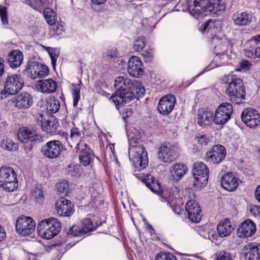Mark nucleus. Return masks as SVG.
<instances>
[{
    "label": "nucleus",
    "mask_w": 260,
    "mask_h": 260,
    "mask_svg": "<svg viewBox=\"0 0 260 260\" xmlns=\"http://www.w3.org/2000/svg\"><path fill=\"white\" fill-rule=\"evenodd\" d=\"M114 87L116 91L110 97L109 100L114 103L117 109L133 100L135 98L134 92L140 96L143 95L145 91L140 82L136 80H131L126 76L116 77Z\"/></svg>",
    "instance_id": "obj_1"
},
{
    "label": "nucleus",
    "mask_w": 260,
    "mask_h": 260,
    "mask_svg": "<svg viewBox=\"0 0 260 260\" xmlns=\"http://www.w3.org/2000/svg\"><path fill=\"white\" fill-rule=\"evenodd\" d=\"M136 175L138 177V174ZM139 177L142 178V181L152 192L165 199L168 204H171L170 201L175 199L180 191V189L175 186H168L164 190L161 189L160 183L150 174L142 175Z\"/></svg>",
    "instance_id": "obj_2"
},
{
    "label": "nucleus",
    "mask_w": 260,
    "mask_h": 260,
    "mask_svg": "<svg viewBox=\"0 0 260 260\" xmlns=\"http://www.w3.org/2000/svg\"><path fill=\"white\" fill-rule=\"evenodd\" d=\"M129 158L132 161L134 167V175L139 179L142 181V178L138 177L144 173H138L144 170L147 166L148 159L147 152L145 148L141 145H131L128 150Z\"/></svg>",
    "instance_id": "obj_3"
},
{
    "label": "nucleus",
    "mask_w": 260,
    "mask_h": 260,
    "mask_svg": "<svg viewBox=\"0 0 260 260\" xmlns=\"http://www.w3.org/2000/svg\"><path fill=\"white\" fill-rule=\"evenodd\" d=\"M225 78L226 82L229 83L225 91L226 95L232 102L240 104L244 100L245 94L242 80L233 75H229Z\"/></svg>",
    "instance_id": "obj_4"
},
{
    "label": "nucleus",
    "mask_w": 260,
    "mask_h": 260,
    "mask_svg": "<svg viewBox=\"0 0 260 260\" xmlns=\"http://www.w3.org/2000/svg\"><path fill=\"white\" fill-rule=\"evenodd\" d=\"M61 223L55 218L50 217L42 220L37 226L39 235L45 239H51L60 231Z\"/></svg>",
    "instance_id": "obj_5"
},
{
    "label": "nucleus",
    "mask_w": 260,
    "mask_h": 260,
    "mask_svg": "<svg viewBox=\"0 0 260 260\" xmlns=\"http://www.w3.org/2000/svg\"><path fill=\"white\" fill-rule=\"evenodd\" d=\"M0 186L8 191H13L17 188V175L12 168L3 166L0 168Z\"/></svg>",
    "instance_id": "obj_6"
},
{
    "label": "nucleus",
    "mask_w": 260,
    "mask_h": 260,
    "mask_svg": "<svg viewBox=\"0 0 260 260\" xmlns=\"http://www.w3.org/2000/svg\"><path fill=\"white\" fill-rule=\"evenodd\" d=\"M180 149L177 145L170 142L161 144L158 150V158L164 162H171L178 155Z\"/></svg>",
    "instance_id": "obj_7"
},
{
    "label": "nucleus",
    "mask_w": 260,
    "mask_h": 260,
    "mask_svg": "<svg viewBox=\"0 0 260 260\" xmlns=\"http://www.w3.org/2000/svg\"><path fill=\"white\" fill-rule=\"evenodd\" d=\"M192 174L195 179V187H202L207 184L209 177V169L205 164L201 161L196 162L193 165Z\"/></svg>",
    "instance_id": "obj_8"
},
{
    "label": "nucleus",
    "mask_w": 260,
    "mask_h": 260,
    "mask_svg": "<svg viewBox=\"0 0 260 260\" xmlns=\"http://www.w3.org/2000/svg\"><path fill=\"white\" fill-rule=\"evenodd\" d=\"M233 113L232 105L228 102L221 104L214 112V123L216 125H223L231 118Z\"/></svg>",
    "instance_id": "obj_9"
},
{
    "label": "nucleus",
    "mask_w": 260,
    "mask_h": 260,
    "mask_svg": "<svg viewBox=\"0 0 260 260\" xmlns=\"http://www.w3.org/2000/svg\"><path fill=\"white\" fill-rule=\"evenodd\" d=\"M63 149V145L60 141L53 140L42 146L41 152L46 158L54 159L59 156Z\"/></svg>",
    "instance_id": "obj_10"
},
{
    "label": "nucleus",
    "mask_w": 260,
    "mask_h": 260,
    "mask_svg": "<svg viewBox=\"0 0 260 260\" xmlns=\"http://www.w3.org/2000/svg\"><path fill=\"white\" fill-rule=\"evenodd\" d=\"M15 228L19 235L23 236L30 235L35 231L36 223L31 217L21 216L17 219Z\"/></svg>",
    "instance_id": "obj_11"
},
{
    "label": "nucleus",
    "mask_w": 260,
    "mask_h": 260,
    "mask_svg": "<svg viewBox=\"0 0 260 260\" xmlns=\"http://www.w3.org/2000/svg\"><path fill=\"white\" fill-rule=\"evenodd\" d=\"M242 121L248 127L255 128L260 125V115L259 112L252 108L244 109L241 114Z\"/></svg>",
    "instance_id": "obj_12"
},
{
    "label": "nucleus",
    "mask_w": 260,
    "mask_h": 260,
    "mask_svg": "<svg viewBox=\"0 0 260 260\" xmlns=\"http://www.w3.org/2000/svg\"><path fill=\"white\" fill-rule=\"evenodd\" d=\"M23 85L21 76L18 74L9 76L5 84V90L9 94L14 95L21 90Z\"/></svg>",
    "instance_id": "obj_13"
},
{
    "label": "nucleus",
    "mask_w": 260,
    "mask_h": 260,
    "mask_svg": "<svg viewBox=\"0 0 260 260\" xmlns=\"http://www.w3.org/2000/svg\"><path fill=\"white\" fill-rule=\"evenodd\" d=\"M214 112L208 108H201L197 110L195 117L196 121L198 125L206 128L214 122Z\"/></svg>",
    "instance_id": "obj_14"
},
{
    "label": "nucleus",
    "mask_w": 260,
    "mask_h": 260,
    "mask_svg": "<svg viewBox=\"0 0 260 260\" xmlns=\"http://www.w3.org/2000/svg\"><path fill=\"white\" fill-rule=\"evenodd\" d=\"M226 154V150L224 146L216 145L206 152V159L211 164H219L225 158Z\"/></svg>",
    "instance_id": "obj_15"
},
{
    "label": "nucleus",
    "mask_w": 260,
    "mask_h": 260,
    "mask_svg": "<svg viewBox=\"0 0 260 260\" xmlns=\"http://www.w3.org/2000/svg\"><path fill=\"white\" fill-rule=\"evenodd\" d=\"M55 209L61 216L69 217L74 212L73 204L63 197L60 198L56 201Z\"/></svg>",
    "instance_id": "obj_16"
},
{
    "label": "nucleus",
    "mask_w": 260,
    "mask_h": 260,
    "mask_svg": "<svg viewBox=\"0 0 260 260\" xmlns=\"http://www.w3.org/2000/svg\"><path fill=\"white\" fill-rule=\"evenodd\" d=\"M37 119L38 122L41 124L43 132L50 135H54L58 132L59 124L55 118L52 117L50 119H46L42 115L39 114Z\"/></svg>",
    "instance_id": "obj_17"
},
{
    "label": "nucleus",
    "mask_w": 260,
    "mask_h": 260,
    "mask_svg": "<svg viewBox=\"0 0 260 260\" xmlns=\"http://www.w3.org/2000/svg\"><path fill=\"white\" fill-rule=\"evenodd\" d=\"M185 208L187 212V217L191 221L197 223L201 220L202 216V210L196 201H188L186 203Z\"/></svg>",
    "instance_id": "obj_18"
},
{
    "label": "nucleus",
    "mask_w": 260,
    "mask_h": 260,
    "mask_svg": "<svg viewBox=\"0 0 260 260\" xmlns=\"http://www.w3.org/2000/svg\"><path fill=\"white\" fill-rule=\"evenodd\" d=\"M209 0H187V9L188 12L195 18L206 11Z\"/></svg>",
    "instance_id": "obj_19"
},
{
    "label": "nucleus",
    "mask_w": 260,
    "mask_h": 260,
    "mask_svg": "<svg viewBox=\"0 0 260 260\" xmlns=\"http://www.w3.org/2000/svg\"><path fill=\"white\" fill-rule=\"evenodd\" d=\"M176 101L175 96L173 94H167L163 96L159 101L158 111L163 115L169 114L173 110Z\"/></svg>",
    "instance_id": "obj_20"
},
{
    "label": "nucleus",
    "mask_w": 260,
    "mask_h": 260,
    "mask_svg": "<svg viewBox=\"0 0 260 260\" xmlns=\"http://www.w3.org/2000/svg\"><path fill=\"white\" fill-rule=\"evenodd\" d=\"M17 137L18 140L22 143L41 142L42 137L35 131L29 129L26 127L19 129Z\"/></svg>",
    "instance_id": "obj_21"
},
{
    "label": "nucleus",
    "mask_w": 260,
    "mask_h": 260,
    "mask_svg": "<svg viewBox=\"0 0 260 260\" xmlns=\"http://www.w3.org/2000/svg\"><path fill=\"white\" fill-rule=\"evenodd\" d=\"M127 72L132 76L139 78L144 73L143 63L139 57L133 56L128 60Z\"/></svg>",
    "instance_id": "obj_22"
},
{
    "label": "nucleus",
    "mask_w": 260,
    "mask_h": 260,
    "mask_svg": "<svg viewBox=\"0 0 260 260\" xmlns=\"http://www.w3.org/2000/svg\"><path fill=\"white\" fill-rule=\"evenodd\" d=\"M240 182L238 178L232 172L225 173L220 179L221 185L228 191L236 190Z\"/></svg>",
    "instance_id": "obj_23"
},
{
    "label": "nucleus",
    "mask_w": 260,
    "mask_h": 260,
    "mask_svg": "<svg viewBox=\"0 0 260 260\" xmlns=\"http://www.w3.org/2000/svg\"><path fill=\"white\" fill-rule=\"evenodd\" d=\"M11 102L18 109L25 110L31 107L33 103V100L28 93L23 92L20 95L14 97Z\"/></svg>",
    "instance_id": "obj_24"
},
{
    "label": "nucleus",
    "mask_w": 260,
    "mask_h": 260,
    "mask_svg": "<svg viewBox=\"0 0 260 260\" xmlns=\"http://www.w3.org/2000/svg\"><path fill=\"white\" fill-rule=\"evenodd\" d=\"M256 231L255 223L251 219H247L241 223L238 230V235L240 237H250Z\"/></svg>",
    "instance_id": "obj_25"
},
{
    "label": "nucleus",
    "mask_w": 260,
    "mask_h": 260,
    "mask_svg": "<svg viewBox=\"0 0 260 260\" xmlns=\"http://www.w3.org/2000/svg\"><path fill=\"white\" fill-rule=\"evenodd\" d=\"M244 254L246 260L260 259V244L248 243L244 247Z\"/></svg>",
    "instance_id": "obj_26"
},
{
    "label": "nucleus",
    "mask_w": 260,
    "mask_h": 260,
    "mask_svg": "<svg viewBox=\"0 0 260 260\" xmlns=\"http://www.w3.org/2000/svg\"><path fill=\"white\" fill-rule=\"evenodd\" d=\"M36 85L39 91L46 93L54 92L57 87L56 82L51 78L38 81Z\"/></svg>",
    "instance_id": "obj_27"
},
{
    "label": "nucleus",
    "mask_w": 260,
    "mask_h": 260,
    "mask_svg": "<svg viewBox=\"0 0 260 260\" xmlns=\"http://www.w3.org/2000/svg\"><path fill=\"white\" fill-rule=\"evenodd\" d=\"M77 149L80 153L79 157L80 162L84 166L88 165L92 158L90 149L85 143L78 144Z\"/></svg>",
    "instance_id": "obj_28"
},
{
    "label": "nucleus",
    "mask_w": 260,
    "mask_h": 260,
    "mask_svg": "<svg viewBox=\"0 0 260 260\" xmlns=\"http://www.w3.org/2000/svg\"><path fill=\"white\" fill-rule=\"evenodd\" d=\"M232 19L235 25L244 26L249 25L252 21L251 15L245 12H236L232 16Z\"/></svg>",
    "instance_id": "obj_29"
},
{
    "label": "nucleus",
    "mask_w": 260,
    "mask_h": 260,
    "mask_svg": "<svg viewBox=\"0 0 260 260\" xmlns=\"http://www.w3.org/2000/svg\"><path fill=\"white\" fill-rule=\"evenodd\" d=\"M234 230V227L230 219H224L219 222L217 227L219 236L222 238L230 235Z\"/></svg>",
    "instance_id": "obj_30"
},
{
    "label": "nucleus",
    "mask_w": 260,
    "mask_h": 260,
    "mask_svg": "<svg viewBox=\"0 0 260 260\" xmlns=\"http://www.w3.org/2000/svg\"><path fill=\"white\" fill-rule=\"evenodd\" d=\"M225 9L224 3L220 0H212L210 2L206 9L210 12L212 15H219L223 13Z\"/></svg>",
    "instance_id": "obj_31"
},
{
    "label": "nucleus",
    "mask_w": 260,
    "mask_h": 260,
    "mask_svg": "<svg viewBox=\"0 0 260 260\" xmlns=\"http://www.w3.org/2000/svg\"><path fill=\"white\" fill-rule=\"evenodd\" d=\"M23 59L22 52L18 50L11 51L8 55V62L12 68L19 67L21 64Z\"/></svg>",
    "instance_id": "obj_32"
},
{
    "label": "nucleus",
    "mask_w": 260,
    "mask_h": 260,
    "mask_svg": "<svg viewBox=\"0 0 260 260\" xmlns=\"http://www.w3.org/2000/svg\"><path fill=\"white\" fill-rule=\"evenodd\" d=\"M188 171L187 166L181 163H177L174 165L171 174L174 179L177 182L184 176Z\"/></svg>",
    "instance_id": "obj_33"
},
{
    "label": "nucleus",
    "mask_w": 260,
    "mask_h": 260,
    "mask_svg": "<svg viewBox=\"0 0 260 260\" xmlns=\"http://www.w3.org/2000/svg\"><path fill=\"white\" fill-rule=\"evenodd\" d=\"M219 23L216 21L209 20L205 23H203L199 27V30L202 33H204L206 31L213 34L216 31L219 29Z\"/></svg>",
    "instance_id": "obj_34"
},
{
    "label": "nucleus",
    "mask_w": 260,
    "mask_h": 260,
    "mask_svg": "<svg viewBox=\"0 0 260 260\" xmlns=\"http://www.w3.org/2000/svg\"><path fill=\"white\" fill-rule=\"evenodd\" d=\"M39 70V63L34 60H29L26 66L25 71L28 76L35 79L38 77V71Z\"/></svg>",
    "instance_id": "obj_35"
},
{
    "label": "nucleus",
    "mask_w": 260,
    "mask_h": 260,
    "mask_svg": "<svg viewBox=\"0 0 260 260\" xmlns=\"http://www.w3.org/2000/svg\"><path fill=\"white\" fill-rule=\"evenodd\" d=\"M41 46L48 53L51 60V64L53 68L55 69L56 60L59 55L58 50L55 48L47 47L43 45H41Z\"/></svg>",
    "instance_id": "obj_36"
},
{
    "label": "nucleus",
    "mask_w": 260,
    "mask_h": 260,
    "mask_svg": "<svg viewBox=\"0 0 260 260\" xmlns=\"http://www.w3.org/2000/svg\"><path fill=\"white\" fill-rule=\"evenodd\" d=\"M32 9L41 11L47 5V0H24Z\"/></svg>",
    "instance_id": "obj_37"
},
{
    "label": "nucleus",
    "mask_w": 260,
    "mask_h": 260,
    "mask_svg": "<svg viewBox=\"0 0 260 260\" xmlns=\"http://www.w3.org/2000/svg\"><path fill=\"white\" fill-rule=\"evenodd\" d=\"M46 106L48 112L51 113H55L58 111L60 108V102L57 99H50L47 101Z\"/></svg>",
    "instance_id": "obj_38"
},
{
    "label": "nucleus",
    "mask_w": 260,
    "mask_h": 260,
    "mask_svg": "<svg viewBox=\"0 0 260 260\" xmlns=\"http://www.w3.org/2000/svg\"><path fill=\"white\" fill-rule=\"evenodd\" d=\"M44 16L48 24L50 25H55L57 17L54 11L50 8H47L44 11Z\"/></svg>",
    "instance_id": "obj_39"
},
{
    "label": "nucleus",
    "mask_w": 260,
    "mask_h": 260,
    "mask_svg": "<svg viewBox=\"0 0 260 260\" xmlns=\"http://www.w3.org/2000/svg\"><path fill=\"white\" fill-rule=\"evenodd\" d=\"M81 139V133L80 130L77 127H73L71 129L70 140L73 143L76 144L77 146L79 144H81L80 142ZM82 143H83L82 142Z\"/></svg>",
    "instance_id": "obj_40"
},
{
    "label": "nucleus",
    "mask_w": 260,
    "mask_h": 260,
    "mask_svg": "<svg viewBox=\"0 0 260 260\" xmlns=\"http://www.w3.org/2000/svg\"><path fill=\"white\" fill-rule=\"evenodd\" d=\"M98 226V224H93L91 219L89 218L84 219L81 223V228L84 234L89 231H93Z\"/></svg>",
    "instance_id": "obj_41"
},
{
    "label": "nucleus",
    "mask_w": 260,
    "mask_h": 260,
    "mask_svg": "<svg viewBox=\"0 0 260 260\" xmlns=\"http://www.w3.org/2000/svg\"><path fill=\"white\" fill-rule=\"evenodd\" d=\"M127 135L128 140L134 143H137L141 137L140 132L135 128H131L127 131Z\"/></svg>",
    "instance_id": "obj_42"
},
{
    "label": "nucleus",
    "mask_w": 260,
    "mask_h": 260,
    "mask_svg": "<svg viewBox=\"0 0 260 260\" xmlns=\"http://www.w3.org/2000/svg\"><path fill=\"white\" fill-rule=\"evenodd\" d=\"M81 167L78 165L71 164L67 168L68 175L71 177H78L81 173Z\"/></svg>",
    "instance_id": "obj_43"
},
{
    "label": "nucleus",
    "mask_w": 260,
    "mask_h": 260,
    "mask_svg": "<svg viewBox=\"0 0 260 260\" xmlns=\"http://www.w3.org/2000/svg\"><path fill=\"white\" fill-rule=\"evenodd\" d=\"M1 146L3 149L8 151H15L18 148V144L10 139L4 140L1 143Z\"/></svg>",
    "instance_id": "obj_44"
},
{
    "label": "nucleus",
    "mask_w": 260,
    "mask_h": 260,
    "mask_svg": "<svg viewBox=\"0 0 260 260\" xmlns=\"http://www.w3.org/2000/svg\"><path fill=\"white\" fill-rule=\"evenodd\" d=\"M72 94L73 99V106H77L78 101L80 99V87L79 85H73Z\"/></svg>",
    "instance_id": "obj_45"
},
{
    "label": "nucleus",
    "mask_w": 260,
    "mask_h": 260,
    "mask_svg": "<svg viewBox=\"0 0 260 260\" xmlns=\"http://www.w3.org/2000/svg\"><path fill=\"white\" fill-rule=\"evenodd\" d=\"M155 260H177V259L170 252H160L156 255Z\"/></svg>",
    "instance_id": "obj_46"
},
{
    "label": "nucleus",
    "mask_w": 260,
    "mask_h": 260,
    "mask_svg": "<svg viewBox=\"0 0 260 260\" xmlns=\"http://www.w3.org/2000/svg\"><path fill=\"white\" fill-rule=\"evenodd\" d=\"M145 38L140 37L136 40L133 44V48L136 52H140L143 50L145 45Z\"/></svg>",
    "instance_id": "obj_47"
},
{
    "label": "nucleus",
    "mask_w": 260,
    "mask_h": 260,
    "mask_svg": "<svg viewBox=\"0 0 260 260\" xmlns=\"http://www.w3.org/2000/svg\"><path fill=\"white\" fill-rule=\"evenodd\" d=\"M119 55L118 50L115 48H112L108 49L105 53L104 57L107 60H112L117 58Z\"/></svg>",
    "instance_id": "obj_48"
},
{
    "label": "nucleus",
    "mask_w": 260,
    "mask_h": 260,
    "mask_svg": "<svg viewBox=\"0 0 260 260\" xmlns=\"http://www.w3.org/2000/svg\"><path fill=\"white\" fill-rule=\"evenodd\" d=\"M215 260H234V259L231 253L222 251L217 253Z\"/></svg>",
    "instance_id": "obj_49"
},
{
    "label": "nucleus",
    "mask_w": 260,
    "mask_h": 260,
    "mask_svg": "<svg viewBox=\"0 0 260 260\" xmlns=\"http://www.w3.org/2000/svg\"><path fill=\"white\" fill-rule=\"evenodd\" d=\"M68 234L72 235L73 236L76 237L84 234V233H83L81 226L80 228L77 226L74 225L70 229Z\"/></svg>",
    "instance_id": "obj_50"
},
{
    "label": "nucleus",
    "mask_w": 260,
    "mask_h": 260,
    "mask_svg": "<svg viewBox=\"0 0 260 260\" xmlns=\"http://www.w3.org/2000/svg\"><path fill=\"white\" fill-rule=\"evenodd\" d=\"M145 62H148L152 60L153 58V51L152 49H149L143 51L141 54Z\"/></svg>",
    "instance_id": "obj_51"
},
{
    "label": "nucleus",
    "mask_w": 260,
    "mask_h": 260,
    "mask_svg": "<svg viewBox=\"0 0 260 260\" xmlns=\"http://www.w3.org/2000/svg\"><path fill=\"white\" fill-rule=\"evenodd\" d=\"M0 17L3 25L8 24L7 11L6 7L0 5Z\"/></svg>",
    "instance_id": "obj_52"
},
{
    "label": "nucleus",
    "mask_w": 260,
    "mask_h": 260,
    "mask_svg": "<svg viewBox=\"0 0 260 260\" xmlns=\"http://www.w3.org/2000/svg\"><path fill=\"white\" fill-rule=\"evenodd\" d=\"M49 72L48 68L46 66L39 64L38 78H42L45 77L48 75Z\"/></svg>",
    "instance_id": "obj_53"
},
{
    "label": "nucleus",
    "mask_w": 260,
    "mask_h": 260,
    "mask_svg": "<svg viewBox=\"0 0 260 260\" xmlns=\"http://www.w3.org/2000/svg\"><path fill=\"white\" fill-rule=\"evenodd\" d=\"M196 140L202 147L206 146L209 141V138L203 135L197 136Z\"/></svg>",
    "instance_id": "obj_54"
},
{
    "label": "nucleus",
    "mask_w": 260,
    "mask_h": 260,
    "mask_svg": "<svg viewBox=\"0 0 260 260\" xmlns=\"http://www.w3.org/2000/svg\"><path fill=\"white\" fill-rule=\"evenodd\" d=\"M56 188L58 192L63 193L68 188V183L66 181L59 182L57 184Z\"/></svg>",
    "instance_id": "obj_55"
},
{
    "label": "nucleus",
    "mask_w": 260,
    "mask_h": 260,
    "mask_svg": "<svg viewBox=\"0 0 260 260\" xmlns=\"http://www.w3.org/2000/svg\"><path fill=\"white\" fill-rule=\"evenodd\" d=\"M32 196L36 198L38 202L42 201L44 199L43 191L38 188H36L34 189L32 193Z\"/></svg>",
    "instance_id": "obj_56"
},
{
    "label": "nucleus",
    "mask_w": 260,
    "mask_h": 260,
    "mask_svg": "<svg viewBox=\"0 0 260 260\" xmlns=\"http://www.w3.org/2000/svg\"><path fill=\"white\" fill-rule=\"evenodd\" d=\"M251 67V63L248 60H242L239 63V70L246 71L249 70Z\"/></svg>",
    "instance_id": "obj_57"
},
{
    "label": "nucleus",
    "mask_w": 260,
    "mask_h": 260,
    "mask_svg": "<svg viewBox=\"0 0 260 260\" xmlns=\"http://www.w3.org/2000/svg\"><path fill=\"white\" fill-rule=\"evenodd\" d=\"M53 30L54 34L56 35H59L64 30V27L62 23H57L53 27Z\"/></svg>",
    "instance_id": "obj_58"
},
{
    "label": "nucleus",
    "mask_w": 260,
    "mask_h": 260,
    "mask_svg": "<svg viewBox=\"0 0 260 260\" xmlns=\"http://www.w3.org/2000/svg\"><path fill=\"white\" fill-rule=\"evenodd\" d=\"M252 43H254L255 45H257L260 43V34L256 35L247 41L245 45L247 47H250L252 45Z\"/></svg>",
    "instance_id": "obj_59"
},
{
    "label": "nucleus",
    "mask_w": 260,
    "mask_h": 260,
    "mask_svg": "<svg viewBox=\"0 0 260 260\" xmlns=\"http://www.w3.org/2000/svg\"><path fill=\"white\" fill-rule=\"evenodd\" d=\"M250 211L255 216H260V207L258 206H251L250 208Z\"/></svg>",
    "instance_id": "obj_60"
},
{
    "label": "nucleus",
    "mask_w": 260,
    "mask_h": 260,
    "mask_svg": "<svg viewBox=\"0 0 260 260\" xmlns=\"http://www.w3.org/2000/svg\"><path fill=\"white\" fill-rule=\"evenodd\" d=\"M89 191L91 193V198L93 200H95L96 198L99 196V191L93 187H90Z\"/></svg>",
    "instance_id": "obj_61"
},
{
    "label": "nucleus",
    "mask_w": 260,
    "mask_h": 260,
    "mask_svg": "<svg viewBox=\"0 0 260 260\" xmlns=\"http://www.w3.org/2000/svg\"><path fill=\"white\" fill-rule=\"evenodd\" d=\"M246 48L244 49V55L249 58H252L253 57V55H254V53H253L252 50L247 48L248 47H247L245 45Z\"/></svg>",
    "instance_id": "obj_62"
},
{
    "label": "nucleus",
    "mask_w": 260,
    "mask_h": 260,
    "mask_svg": "<svg viewBox=\"0 0 260 260\" xmlns=\"http://www.w3.org/2000/svg\"><path fill=\"white\" fill-rule=\"evenodd\" d=\"M170 206L173 212L176 214H179L182 211L181 207L178 205H171L170 204Z\"/></svg>",
    "instance_id": "obj_63"
},
{
    "label": "nucleus",
    "mask_w": 260,
    "mask_h": 260,
    "mask_svg": "<svg viewBox=\"0 0 260 260\" xmlns=\"http://www.w3.org/2000/svg\"><path fill=\"white\" fill-rule=\"evenodd\" d=\"M255 199L260 203V185H258L254 191Z\"/></svg>",
    "instance_id": "obj_64"
}]
</instances>
